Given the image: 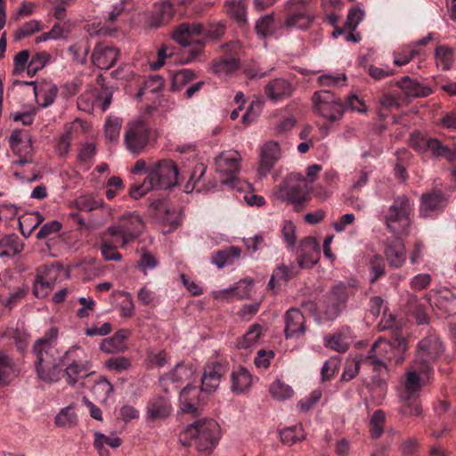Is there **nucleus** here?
<instances>
[{
  "instance_id": "473e14b6",
  "label": "nucleus",
  "mask_w": 456,
  "mask_h": 456,
  "mask_svg": "<svg viewBox=\"0 0 456 456\" xmlns=\"http://www.w3.org/2000/svg\"><path fill=\"white\" fill-rule=\"evenodd\" d=\"M25 85L34 86L36 98L43 97L44 102L40 104L43 108L50 106L57 95L58 88L55 85L45 83L37 86L35 81L25 82Z\"/></svg>"
},
{
  "instance_id": "13d9d810",
  "label": "nucleus",
  "mask_w": 456,
  "mask_h": 456,
  "mask_svg": "<svg viewBox=\"0 0 456 456\" xmlns=\"http://www.w3.org/2000/svg\"><path fill=\"white\" fill-rule=\"evenodd\" d=\"M122 121L121 119L109 118L105 124V136L110 142H115L119 137L120 128Z\"/></svg>"
},
{
  "instance_id": "0e129e2a",
  "label": "nucleus",
  "mask_w": 456,
  "mask_h": 456,
  "mask_svg": "<svg viewBox=\"0 0 456 456\" xmlns=\"http://www.w3.org/2000/svg\"><path fill=\"white\" fill-rule=\"evenodd\" d=\"M102 200L91 196L80 197L76 200V205L79 210L92 211L102 206Z\"/></svg>"
},
{
  "instance_id": "ea45409f",
  "label": "nucleus",
  "mask_w": 456,
  "mask_h": 456,
  "mask_svg": "<svg viewBox=\"0 0 456 456\" xmlns=\"http://www.w3.org/2000/svg\"><path fill=\"white\" fill-rule=\"evenodd\" d=\"M22 248L19 238L15 235L6 236L0 240V256H12Z\"/></svg>"
},
{
  "instance_id": "a19ab883",
  "label": "nucleus",
  "mask_w": 456,
  "mask_h": 456,
  "mask_svg": "<svg viewBox=\"0 0 456 456\" xmlns=\"http://www.w3.org/2000/svg\"><path fill=\"white\" fill-rule=\"evenodd\" d=\"M279 434L281 442L288 445H292L305 437L302 425L285 428Z\"/></svg>"
},
{
  "instance_id": "f8f14e48",
  "label": "nucleus",
  "mask_w": 456,
  "mask_h": 456,
  "mask_svg": "<svg viewBox=\"0 0 456 456\" xmlns=\"http://www.w3.org/2000/svg\"><path fill=\"white\" fill-rule=\"evenodd\" d=\"M444 350V346L438 335L434 332L429 333L418 343L413 361L434 371V363L442 355Z\"/></svg>"
},
{
  "instance_id": "a18cd8bd",
  "label": "nucleus",
  "mask_w": 456,
  "mask_h": 456,
  "mask_svg": "<svg viewBox=\"0 0 456 456\" xmlns=\"http://www.w3.org/2000/svg\"><path fill=\"white\" fill-rule=\"evenodd\" d=\"M195 74L188 69H182L172 75L171 87L173 91L180 90L187 83L194 79Z\"/></svg>"
},
{
  "instance_id": "7c9ffc66",
  "label": "nucleus",
  "mask_w": 456,
  "mask_h": 456,
  "mask_svg": "<svg viewBox=\"0 0 456 456\" xmlns=\"http://www.w3.org/2000/svg\"><path fill=\"white\" fill-rule=\"evenodd\" d=\"M171 410V403L167 396H154L147 404L148 417L154 420L167 418Z\"/></svg>"
},
{
  "instance_id": "20e7f679",
  "label": "nucleus",
  "mask_w": 456,
  "mask_h": 456,
  "mask_svg": "<svg viewBox=\"0 0 456 456\" xmlns=\"http://www.w3.org/2000/svg\"><path fill=\"white\" fill-rule=\"evenodd\" d=\"M433 371L413 361L409 367L403 387L400 392V412L404 417L419 416L421 407L419 403V394L421 387L428 382Z\"/></svg>"
},
{
  "instance_id": "ddd939ff",
  "label": "nucleus",
  "mask_w": 456,
  "mask_h": 456,
  "mask_svg": "<svg viewBox=\"0 0 456 456\" xmlns=\"http://www.w3.org/2000/svg\"><path fill=\"white\" fill-rule=\"evenodd\" d=\"M286 17L283 26L286 28L308 29L314 16L309 12L308 5L304 0H290L285 7Z\"/></svg>"
},
{
  "instance_id": "0eeeda50",
  "label": "nucleus",
  "mask_w": 456,
  "mask_h": 456,
  "mask_svg": "<svg viewBox=\"0 0 456 456\" xmlns=\"http://www.w3.org/2000/svg\"><path fill=\"white\" fill-rule=\"evenodd\" d=\"M411 146L422 155H429L432 159H445L449 163L456 161V144L446 143L442 140L420 133H414L411 136Z\"/></svg>"
},
{
  "instance_id": "6e6d98bb",
  "label": "nucleus",
  "mask_w": 456,
  "mask_h": 456,
  "mask_svg": "<svg viewBox=\"0 0 456 456\" xmlns=\"http://www.w3.org/2000/svg\"><path fill=\"white\" fill-rule=\"evenodd\" d=\"M40 379L45 382H54L60 379L61 377V370L58 366V363L50 364V366H45V368L40 367V370L37 371Z\"/></svg>"
},
{
  "instance_id": "72a5a7b5",
  "label": "nucleus",
  "mask_w": 456,
  "mask_h": 456,
  "mask_svg": "<svg viewBox=\"0 0 456 456\" xmlns=\"http://www.w3.org/2000/svg\"><path fill=\"white\" fill-rule=\"evenodd\" d=\"M435 60L438 69H441L443 71L450 70L455 60L453 49L444 45L436 46Z\"/></svg>"
},
{
  "instance_id": "bf43d9fd",
  "label": "nucleus",
  "mask_w": 456,
  "mask_h": 456,
  "mask_svg": "<svg viewBox=\"0 0 456 456\" xmlns=\"http://www.w3.org/2000/svg\"><path fill=\"white\" fill-rule=\"evenodd\" d=\"M89 50L90 45L88 40H86L85 44H83V42L74 44L68 49L69 53L73 54L74 58L81 63H85Z\"/></svg>"
},
{
  "instance_id": "37998d69",
  "label": "nucleus",
  "mask_w": 456,
  "mask_h": 456,
  "mask_svg": "<svg viewBox=\"0 0 456 456\" xmlns=\"http://www.w3.org/2000/svg\"><path fill=\"white\" fill-rule=\"evenodd\" d=\"M163 86L164 79L160 76H150L144 80L143 86L139 89L136 97L141 99L147 92H151L152 94L159 93Z\"/></svg>"
},
{
  "instance_id": "6e6552de",
  "label": "nucleus",
  "mask_w": 456,
  "mask_h": 456,
  "mask_svg": "<svg viewBox=\"0 0 456 456\" xmlns=\"http://www.w3.org/2000/svg\"><path fill=\"white\" fill-rule=\"evenodd\" d=\"M204 28L198 23H182L174 31L173 38L181 45L189 46L188 56L183 60L188 63L196 59L203 51L204 44L201 40Z\"/></svg>"
},
{
  "instance_id": "680f3d73",
  "label": "nucleus",
  "mask_w": 456,
  "mask_h": 456,
  "mask_svg": "<svg viewBox=\"0 0 456 456\" xmlns=\"http://www.w3.org/2000/svg\"><path fill=\"white\" fill-rule=\"evenodd\" d=\"M378 102L381 108L385 110L398 109L400 107V97L385 90L381 93Z\"/></svg>"
},
{
  "instance_id": "f704fd0d",
  "label": "nucleus",
  "mask_w": 456,
  "mask_h": 456,
  "mask_svg": "<svg viewBox=\"0 0 456 456\" xmlns=\"http://www.w3.org/2000/svg\"><path fill=\"white\" fill-rule=\"evenodd\" d=\"M231 381L232 392L243 393L250 387L252 377L247 369L240 367L232 371Z\"/></svg>"
},
{
  "instance_id": "3c124183",
  "label": "nucleus",
  "mask_w": 456,
  "mask_h": 456,
  "mask_svg": "<svg viewBox=\"0 0 456 456\" xmlns=\"http://www.w3.org/2000/svg\"><path fill=\"white\" fill-rule=\"evenodd\" d=\"M274 18L273 14L262 17L256 23V30L257 34L264 37L271 36L274 32Z\"/></svg>"
},
{
  "instance_id": "c756f323",
  "label": "nucleus",
  "mask_w": 456,
  "mask_h": 456,
  "mask_svg": "<svg viewBox=\"0 0 456 456\" xmlns=\"http://www.w3.org/2000/svg\"><path fill=\"white\" fill-rule=\"evenodd\" d=\"M18 375L19 369L14 359L0 350V387L8 386Z\"/></svg>"
},
{
  "instance_id": "052dcab7",
  "label": "nucleus",
  "mask_w": 456,
  "mask_h": 456,
  "mask_svg": "<svg viewBox=\"0 0 456 456\" xmlns=\"http://www.w3.org/2000/svg\"><path fill=\"white\" fill-rule=\"evenodd\" d=\"M146 360L148 362L150 368H153V367L161 368L167 363L168 356H167V353L165 350H161V351H158V352L150 351L147 354Z\"/></svg>"
},
{
  "instance_id": "a878e982",
  "label": "nucleus",
  "mask_w": 456,
  "mask_h": 456,
  "mask_svg": "<svg viewBox=\"0 0 456 456\" xmlns=\"http://www.w3.org/2000/svg\"><path fill=\"white\" fill-rule=\"evenodd\" d=\"M395 85L401 89L406 97L424 98L433 93L430 86L409 76H404L401 79L396 80Z\"/></svg>"
},
{
  "instance_id": "4d7b16f0",
  "label": "nucleus",
  "mask_w": 456,
  "mask_h": 456,
  "mask_svg": "<svg viewBox=\"0 0 456 456\" xmlns=\"http://www.w3.org/2000/svg\"><path fill=\"white\" fill-rule=\"evenodd\" d=\"M105 366L107 369L110 370H114L116 372H122L130 368L131 362L128 358L125 356H115L108 359L105 362Z\"/></svg>"
},
{
  "instance_id": "f257e3e1",
  "label": "nucleus",
  "mask_w": 456,
  "mask_h": 456,
  "mask_svg": "<svg viewBox=\"0 0 456 456\" xmlns=\"http://www.w3.org/2000/svg\"><path fill=\"white\" fill-rule=\"evenodd\" d=\"M412 206L408 197L398 196L385 216L387 229L395 235L385 244L384 254L390 267L400 268L406 260L405 246L398 235L404 233L410 225Z\"/></svg>"
},
{
  "instance_id": "864d4df0",
  "label": "nucleus",
  "mask_w": 456,
  "mask_h": 456,
  "mask_svg": "<svg viewBox=\"0 0 456 456\" xmlns=\"http://www.w3.org/2000/svg\"><path fill=\"white\" fill-rule=\"evenodd\" d=\"M41 23L38 20H30L20 27L15 34L14 38L16 41H20L26 37L32 35L35 32L42 30Z\"/></svg>"
},
{
  "instance_id": "cd10ccee",
  "label": "nucleus",
  "mask_w": 456,
  "mask_h": 456,
  "mask_svg": "<svg viewBox=\"0 0 456 456\" xmlns=\"http://www.w3.org/2000/svg\"><path fill=\"white\" fill-rule=\"evenodd\" d=\"M305 331V316L300 309L290 308L285 315V335L287 338H297Z\"/></svg>"
},
{
  "instance_id": "c03bdc74",
  "label": "nucleus",
  "mask_w": 456,
  "mask_h": 456,
  "mask_svg": "<svg viewBox=\"0 0 456 456\" xmlns=\"http://www.w3.org/2000/svg\"><path fill=\"white\" fill-rule=\"evenodd\" d=\"M439 307L449 315H456V295L450 290L441 291L437 297Z\"/></svg>"
},
{
  "instance_id": "de8ad7c7",
  "label": "nucleus",
  "mask_w": 456,
  "mask_h": 456,
  "mask_svg": "<svg viewBox=\"0 0 456 456\" xmlns=\"http://www.w3.org/2000/svg\"><path fill=\"white\" fill-rule=\"evenodd\" d=\"M270 393L277 400H286L293 395V389L289 385L281 381L275 380L270 386Z\"/></svg>"
},
{
  "instance_id": "2f4dec72",
  "label": "nucleus",
  "mask_w": 456,
  "mask_h": 456,
  "mask_svg": "<svg viewBox=\"0 0 456 456\" xmlns=\"http://www.w3.org/2000/svg\"><path fill=\"white\" fill-rule=\"evenodd\" d=\"M434 33H429L424 38L417 41L413 46L403 48L401 52L395 53L394 63L397 66L407 64L410 61L419 54V50L417 46H423L428 45L434 38Z\"/></svg>"
},
{
  "instance_id": "412c9836",
  "label": "nucleus",
  "mask_w": 456,
  "mask_h": 456,
  "mask_svg": "<svg viewBox=\"0 0 456 456\" xmlns=\"http://www.w3.org/2000/svg\"><path fill=\"white\" fill-rule=\"evenodd\" d=\"M58 277V270L53 265H43L37 269L33 293L37 298L45 297L52 290Z\"/></svg>"
},
{
  "instance_id": "4c0bfd02",
  "label": "nucleus",
  "mask_w": 456,
  "mask_h": 456,
  "mask_svg": "<svg viewBox=\"0 0 456 456\" xmlns=\"http://www.w3.org/2000/svg\"><path fill=\"white\" fill-rule=\"evenodd\" d=\"M352 340L347 331H340L325 338V346L338 353L348 350Z\"/></svg>"
},
{
  "instance_id": "f3484780",
  "label": "nucleus",
  "mask_w": 456,
  "mask_h": 456,
  "mask_svg": "<svg viewBox=\"0 0 456 456\" xmlns=\"http://www.w3.org/2000/svg\"><path fill=\"white\" fill-rule=\"evenodd\" d=\"M192 0H165L156 4L152 14V25L155 27L168 23L175 15H183L185 7Z\"/></svg>"
},
{
  "instance_id": "aec40b11",
  "label": "nucleus",
  "mask_w": 456,
  "mask_h": 456,
  "mask_svg": "<svg viewBox=\"0 0 456 456\" xmlns=\"http://www.w3.org/2000/svg\"><path fill=\"white\" fill-rule=\"evenodd\" d=\"M77 349H69L62 359L63 365H66V381L69 385H75L80 378L86 377L92 367L88 361H77L74 358Z\"/></svg>"
},
{
  "instance_id": "e2e57ef3",
  "label": "nucleus",
  "mask_w": 456,
  "mask_h": 456,
  "mask_svg": "<svg viewBox=\"0 0 456 456\" xmlns=\"http://www.w3.org/2000/svg\"><path fill=\"white\" fill-rule=\"evenodd\" d=\"M338 367V359L332 357L326 361L321 371L322 382H325L332 379L337 373Z\"/></svg>"
},
{
  "instance_id": "a211bd4d",
  "label": "nucleus",
  "mask_w": 456,
  "mask_h": 456,
  "mask_svg": "<svg viewBox=\"0 0 456 456\" xmlns=\"http://www.w3.org/2000/svg\"><path fill=\"white\" fill-rule=\"evenodd\" d=\"M216 169L221 174L227 175L222 180L224 184L231 185L233 189L241 190L237 183V174L240 170V156L237 152L221 153L215 159Z\"/></svg>"
},
{
  "instance_id": "2eb2a0df",
  "label": "nucleus",
  "mask_w": 456,
  "mask_h": 456,
  "mask_svg": "<svg viewBox=\"0 0 456 456\" xmlns=\"http://www.w3.org/2000/svg\"><path fill=\"white\" fill-rule=\"evenodd\" d=\"M57 337L58 330L51 328L45 333L43 338L35 343L33 351L37 356V371L40 370V367H49L50 364L56 362L54 344Z\"/></svg>"
},
{
  "instance_id": "8fccbe9b",
  "label": "nucleus",
  "mask_w": 456,
  "mask_h": 456,
  "mask_svg": "<svg viewBox=\"0 0 456 456\" xmlns=\"http://www.w3.org/2000/svg\"><path fill=\"white\" fill-rule=\"evenodd\" d=\"M384 422V412L380 410L375 411L370 421V433L372 438L377 439L383 434Z\"/></svg>"
},
{
  "instance_id": "bb28decb",
  "label": "nucleus",
  "mask_w": 456,
  "mask_h": 456,
  "mask_svg": "<svg viewBox=\"0 0 456 456\" xmlns=\"http://www.w3.org/2000/svg\"><path fill=\"white\" fill-rule=\"evenodd\" d=\"M293 89L292 84L288 79L279 77L271 80L265 86V94L270 101L278 102L290 97Z\"/></svg>"
},
{
  "instance_id": "dca6fc26",
  "label": "nucleus",
  "mask_w": 456,
  "mask_h": 456,
  "mask_svg": "<svg viewBox=\"0 0 456 456\" xmlns=\"http://www.w3.org/2000/svg\"><path fill=\"white\" fill-rule=\"evenodd\" d=\"M240 44L236 41L224 45V54L213 62L214 73L218 76H227L238 70L240 68Z\"/></svg>"
},
{
  "instance_id": "5701e85b",
  "label": "nucleus",
  "mask_w": 456,
  "mask_h": 456,
  "mask_svg": "<svg viewBox=\"0 0 456 456\" xmlns=\"http://www.w3.org/2000/svg\"><path fill=\"white\" fill-rule=\"evenodd\" d=\"M118 55L119 51L113 45L99 43L95 45L91 58L98 68L109 69L115 65Z\"/></svg>"
},
{
  "instance_id": "4468645a",
  "label": "nucleus",
  "mask_w": 456,
  "mask_h": 456,
  "mask_svg": "<svg viewBox=\"0 0 456 456\" xmlns=\"http://www.w3.org/2000/svg\"><path fill=\"white\" fill-rule=\"evenodd\" d=\"M313 101L316 111L330 121H337L344 114L345 104L329 90L314 93Z\"/></svg>"
},
{
  "instance_id": "338daca9",
  "label": "nucleus",
  "mask_w": 456,
  "mask_h": 456,
  "mask_svg": "<svg viewBox=\"0 0 456 456\" xmlns=\"http://www.w3.org/2000/svg\"><path fill=\"white\" fill-rule=\"evenodd\" d=\"M253 281L250 279L240 281L229 293L233 294L238 298H245L249 296L252 289Z\"/></svg>"
},
{
  "instance_id": "603ef678",
  "label": "nucleus",
  "mask_w": 456,
  "mask_h": 456,
  "mask_svg": "<svg viewBox=\"0 0 456 456\" xmlns=\"http://www.w3.org/2000/svg\"><path fill=\"white\" fill-rule=\"evenodd\" d=\"M370 265V282L374 283L385 274V261L381 256L375 255L371 257Z\"/></svg>"
},
{
  "instance_id": "49530a36",
  "label": "nucleus",
  "mask_w": 456,
  "mask_h": 456,
  "mask_svg": "<svg viewBox=\"0 0 456 456\" xmlns=\"http://www.w3.org/2000/svg\"><path fill=\"white\" fill-rule=\"evenodd\" d=\"M227 12L239 24L242 25L246 22V6L242 1H231L226 3Z\"/></svg>"
},
{
  "instance_id": "79ce46f5",
  "label": "nucleus",
  "mask_w": 456,
  "mask_h": 456,
  "mask_svg": "<svg viewBox=\"0 0 456 456\" xmlns=\"http://www.w3.org/2000/svg\"><path fill=\"white\" fill-rule=\"evenodd\" d=\"M261 333L262 327L257 323L253 324L243 337L238 338L237 347L244 349L251 347L257 342Z\"/></svg>"
},
{
  "instance_id": "69168bd1",
  "label": "nucleus",
  "mask_w": 456,
  "mask_h": 456,
  "mask_svg": "<svg viewBox=\"0 0 456 456\" xmlns=\"http://www.w3.org/2000/svg\"><path fill=\"white\" fill-rule=\"evenodd\" d=\"M94 391L95 394L101 395L103 400H107L113 394L114 387L106 378L102 377L95 383Z\"/></svg>"
},
{
  "instance_id": "e433bc0d",
  "label": "nucleus",
  "mask_w": 456,
  "mask_h": 456,
  "mask_svg": "<svg viewBox=\"0 0 456 456\" xmlns=\"http://www.w3.org/2000/svg\"><path fill=\"white\" fill-rule=\"evenodd\" d=\"M116 240L115 237L109 235L106 231L103 233L102 238V245H101V253L105 260L107 261H119L122 258L121 254L117 251V248H119Z\"/></svg>"
},
{
  "instance_id": "b1692460",
  "label": "nucleus",
  "mask_w": 456,
  "mask_h": 456,
  "mask_svg": "<svg viewBox=\"0 0 456 456\" xmlns=\"http://www.w3.org/2000/svg\"><path fill=\"white\" fill-rule=\"evenodd\" d=\"M192 374L193 369L191 367L186 366L183 362L177 363L171 371L160 376L159 386L167 393L170 385H174L175 388H178L179 386L189 379Z\"/></svg>"
},
{
  "instance_id": "c85d7f7f",
  "label": "nucleus",
  "mask_w": 456,
  "mask_h": 456,
  "mask_svg": "<svg viewBox=\"0 0 456 456\" xmlns=\"http://www.w3.org/2000/svg\"><path fill=\"white\" fill-rule=\"evenodd\" d=\"M281 155L280 146L276 142H266L260 154V172L267 174L279 159Z\"/></svg>"
},
{
  "instance_id": "4be33fe9",
  "label": "nucleus",
  "mask_w": 456,
  "mask_h": 456,
  "mask_svg": "<svg viewBox=\"0 0 456 456\" xmlns=\"http://www.w3.org/2000/svg\"><path fill=\"white\" fill-rule=\"evenodd\" d=\"M320 254V246L315 239L312 237L305 238L301 241L298 248V270L300 268L305 269L313 267L319 261Z\"/></svg>"
},
{
  "instance_id": "9b49d317",
  "label": "nucleus",
  "mask_w": 456,
  "mask_h": 456,
  "mask_svg": "<svg viewBox=\"0 0 456 456\" xmlns=\"http://www.w3.org/2000/svg\"><path fill=\"white\" fill-rule=\"evenodd\" d=\"M356 292L353 284L340 283L334 286L323 301V314L328 320H335L346 307L349 297Z\"/></svg>"
},
{
  "instance_id": "9d476101",
  "label": "nucleus",
  "mask_w": 456,
  "mask_h": 456,
  "mask_svg": "<svg viewBox=\"0 0 456 456\" xmlns=\"http://www.w3.org/2000/svg\"><path fill=\"white\" fill-rule=\"evenodd\" d=\"M143 230V222L139 215L124 214L117 223L107 229L108 234L114 236L121 248L135 240Z\"/></svg>"
},
{
  "instance_id": "7ed1b4c3",
  "label": "nucleus",
  "mask_w": 456,
  "mask_h": 456,
  "mask_svg": "<svg viewBox=\"0 0 456 456\" xmlns=\"http://www.w3.org/2000/svg\"><path fill=\"white\" fill-rule=\"evenodd\" d=\"M177 166L171 159H161L149 165L147 176L142 183H134L129 189L134 199L144 196L153 189L167 190L179 183L181 179Z\"/></svg>"
},
{
  "instance_id": "f03ea898",
  "label": "nucleus",
  "mask_w": 456,
  "mask_h": 456,
  "mask_svg": "<svg viewBox=\"0 0 456 456\" xmlns=\"http://www.w3.org/2000/svg\"><path fill=\"white\" fill-rule=\"evenodd\" d=\"M227 372L225 364L213 362L205 367L200 387L188 385L180 393L181 409L183 412L196 414L206 395L214 392L219 386L221 378Z\"/></svg>"
},
{
  "instance_id": "1a4fd4ad",
  "label": "nucleus",
  "mask_w": 456,
  "mask_h": 456,
  "mask_svg": "<svg viewBox=\"0 0 456 456\" xmlns=\"http://www.w3.org/2000/svg\"><path fill=\"white\" fill-rule=\"evenodd\" d=\"M278 199L294 205L295 210L300 211L308 200L305 179L299 174L289 175L277 187Z\"/></svg>"
},
{
  "instance_id": "774afa93",
  "label": "nucleus",
  "mask_w": 456,
  "mask_h": 456,
  "mask_svg": "<svg viewBox=\"0 0 456 456\" xmlns=\"http://www.w3.org/2000/svg\"><path fill=\"white\" fill-rule=\"evenodd\" d=\"M364 16L363 11L360 7H354L349 10L346 27L349 30H354L359 23L362 20Z\"/></svg>"
},
{
  "instance_id": "c9c22d12",
  "label": "nucleus",
  "mask_w": 456,
  "mask_h": 456,
  "mask_svg": "<svg viewBox=\"0 0 456 456\" xmlns=\"http://www.w3.org/2000/svg\"><path fill=\"white\" fill-rule=\"evenodd\" d=\"M241 249L236 246H231L224 249L215 252L212 256V261L219 268L226 265H231L234 260L240 256Z\"/></svg>"
},
{
  "instance_id": "39448f33",
  "label": "nucleus",
  "mask_w": 456,
  "mask_h": 456,
  "mask_svg": "<svg viewBox=\"0 0 456 456\" xmlns=\"http://www.w3.org/2000/svg\"><path fill=\"white\" fill-rule=\"evenodd\" d=\"M220 439V428L216 420L203 418L188 425L179 435L183 446H194L199 453H211Z\"/></svg>"
},
{
  "instance_id": "09e8293b",
  "label": "nucleus",
  "mask_w": 456,
  "mask_h": 456,
  "mask_svg": "<svg viewBox=\"0 0 456 456\" xmlns=\"http://www.w3.org/2000/svg\"><path fill=\"white\" fill-rule=\"evenodd\" d=\"M77 417L72 407L62 409L55 417V424L59 427L71 428L77 424Z\"/></svg>"
},
{
  "instance_id": "6ab92c4d",
  "label": "nucleus",
  "mask_w": 456,
  "mask_h": 456,
  "mask_svg": "<svg viewBox=\"0 0 456 456\" xmlns=\"http://www.w3.org/2000/svg\"><path fill=\"white\" fill-rule=\"evenodd\" d=\"M150 129L142 121L129 125L125 134V143L129 151L134 154L142 152L149 142Z\"/></svg>"
},
{
  "instance_id": "423d86ee",
  "label": "nucleus",
  "mask_w": 456,
  "mask_h": 456,
  "mask_svg": "<svg viewBox=\"0 0 456 456\" xmlns=\"http://www.w3.org/2000/svg\"><path fill=\"white\" fill-rule=\"evenodd\" d=\"M407 349L404 338H396L394 342L379 338L371 346L368 354L362 356L367 365L373 370L380 372L387 369V362L395 360V363L403 362V354Z\"/></svg>"
},
{
  "instance_id": "393cba45",
  "label": "nucleus",
  "mask_w": 456,
  "mask_h": 456,
  "mask_svg": "<svg viewBox=\"0 0 456 456\" xmlns=\"http://www.w3.org/2000/svg\"><path fill=\"white\" fill-rule=\"evenodd\" d=\"M446 204V198L441 191H433L421 198L420 216L432 217L442 212Z\"/></svg>"
},
{
  "instance_id": "5fc2aeb1",
  "label": "nucleus",
  "mask_w": 456,
  "mask_h": 456,
  "mask_svg": "<svg viewBox=\"0 0 456 456\" xmlns=\"http://www.w3.org/2000/svg\"><path fill=\"white\" fill-rule=\"evenodd\" d=\"M297 273L298 268L297 266H287L285 265H281L274 269L272 275L277 280V281L286 282L289 280L294 278Z\"/></svg>"
},
{
  "instance_id": "58836bf2",
  "label": "nucleus",
  "mask_w": 456,
  "mask_h": 456,
  "mask_svg": "<svg viewBox=\"0 0 456 456\" xmlns=\"http://www.w3.org/2000/svg\"><path fill=\"white\" fill-rule=\"evenodd\" d=\"M23 142H26L29 147H32L31 138L26 131L21 129L14 130L9 137V145L14 154L19 156L21 155L22 150L20 146Z\"/></svg>"
}]
</instances>
